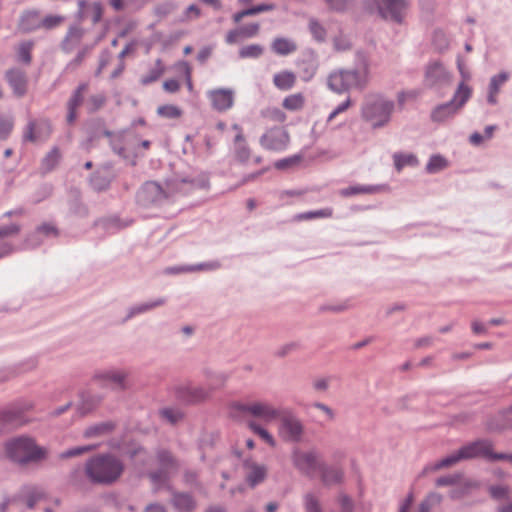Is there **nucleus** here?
Segmentation results:
<instances>
[{"label": "nucleus", "instance_id": "2", "mask_svg": "<svg viewBox=\"0 0 512 512\" xmlns=\"http://www.w3.org/2000/svg\"><path fill=\"white\" fill-rule=\"evenodd\" d=\"M394 102L383 95H369L363 103L361 113L365 121L373 128L387 125L394 111Z\"/></svg>", "mask_w": 512, "mask_h": 512}, {"label": "nucleus", "instance_id": "26", "mask_svg": "<svg viewBox=\"0 0 512 512\" xmlns=\"http://www.w3.org/2000/svg\"><path fill=\"white\" fill-rule=\"evenodd\" d=\"M318 475L326 485H332L342 480L343 473L337 468H327L322 463V469L319 470Z\"/></svg>", "mask_w": 512, "mask_h": 512}, {"label": "nucleus", "instance_id": "49", "mask_svg": "<svg viewBox=\"0 0 512 512\" xmlns=\"http://www.w3.org/2000/svg\"><path fill=\"white\" fill-rule=\"evenodd\" d=\"M177 66L180 67L185 74L186 85L189 91L193 89L192 83V69L190 65L186 61H180L177 63Z\"/></svg>", "mask_w": 512, "mask_h": 512}, {"label": "nucleus", "instance_id": "1", "mask_svg": "<svg viewBox=\"0 0 512 512\" xmlns=\"http://www.w3.org/2000/svg\"><path fill=\"white\" fill-rule=\"evenodd\" d=\"M124 470V464L110 454L97 455L90 458L85 465L86 476L93 483L111 484L119 479Z\"/></svg>", "mask_w": 512, "mask_h": 512}, {"label": "nucleus", "instance_id": "51", "mask_svg": "<svg viewBox=\"0 0 512 512\" xmlns=\"http://www.w3.org/2000/svg\"><path fill=\"white\" fill-rule=\"evenodd\" d=\"M331 10L342 12L348 9L350 5L349 0H325Z\"/></svg>", "mask_w": 512, "mask_h": 512}, {"label": "nucleus", "instance_id": "28", "mask_svg": "<svg viewBox=\"0 0 512 512\" xmlns=\"http://www.w3.org/2000/svg\"><path fill=\"white\" fill-rule=\"evenodd\" d=\"M173 504L180 512H190L195 508V501L190 495L185 493L175 494Z\"/></svg>", "mask_w": 512, "mask_h": 512}, {"label": "nucleus", "instance_id": "60", "mask_svg": "<svg viewBox=\"0 0 512 512\" xmlns=\"http://www.w3.org/2000/svg\"><path fill=\"white\" fill-rule=\"evenodd\" d=\"M275 5L270 3V4H259V5H256V6H253V7H250V12L253 15H256V14H259V13H262V12H267V11H272L275 9Z\"/></svg>", "mask_w": 512, "mask_h": 512}, {"label": "nucleus", "instance_id": "47", "mask_svg": "<svg viewBox=\"0 0 512 512\" xmlns=\"http://www.w3.org/2000/svg\"><path fill=\"white\" fill-rule=\"evenodd\" d=\"M113 426L110 423H102L100 425H96L93 427H90L85 431V437H92L96 435H100L104 432L112 430Z\"/></svg>", "mask_w": 512, "mask_h": 512}, {"label": "nucleus", "instance_id": "45", "mask_svg": "<svg viewBox=\"0 0 512 512\" xmlns=\"http://www.w3.org/2000/svg\"><path fill=\"white\" fill-rule=\"evenodd\" d=\"M243 39L253 38L259 34L260 25L258 23H250L239 28Z\"/></svg>", "mask_w": 512, "mask_h": 512}, {"label": "nucleus", "instance_id": "13", "mask_svg": "<svg viewBox=\"0 0 512 512\" xmlns=\"http://www.w3.org/2000/svg\"><path fill=\"white\" fill-rule=\"evenodd\" d=\"M207 97L214 110L225 112L233 107L235 93L230 88H217L208 91Z\"/></svg>", "mask_w": 512, "mask_h": 512}, {"label": "nucleus", "instance_id": "34", "mask_svg": "<svg viewBox=\"0 0 512 512\" xmlns=\"http://www.w3.org/2000/svg\"><path fill=\"white\" fill-rule=\"evenodd\" d=\"M333 215L332 208H324L316 211H310L301 213L295 216V220L303 221V220H311L315 218H330Z\"/></svg>", "mask_w": 512, "mask_h": 512}, {"label": "nucleus", "instance_id": "58", "mask_svg": "<svg viewBox=\"0 0 512 512\" xmlns=\"http://www.w3.org/2000/svg\"><path fill=\"white\" fill-rule=\"evenodd\" d=\"M300 161V157L299 156H293V157H290V158H286V159H282V160H279L275 163V167L277 169H285L291 165H294V164H297L299 163Z\"/></svg>", "mask_w": 512, "mask_h": 512}, {"label": "nucleus", "instance_id": "16", "mask_svg": "<svg viewBox=\"0 0 512 512\" xmlns=\"http://www.w3.org/2000/svg\"><path fill=\"white\" fill-rule=\"evenodd\" d=\"M88 85L83 83L80 84L77 89L72 94L71 98L69 99L67 103V122L69 124H72L76 118H77V109L81 106L83 103V96L84 93L87 91Z\"/></svg>", "mask_w": 512, "mask_h": 512}, {"label": "nucleus", "instance_id": "32", "mask_svg": "<svg viewBox=\"0 0 512 512\" xmlns=\"http://www.w3.org/2000/svg\"><path fill=\"white\" fill-rule=\"evenodd\" d=\"M395 167L398 171L402 170L405 166H416L418 160L413 154L397 153L393 156Z\"/></svg>", "mask_w": 512, "mask_h": 512}, {"label": "nucleus", "instance_id": "37", "mask_svg": "<svg viewBox=\"0 0 512 512\" xmlns=\"http://www.w3.org/2000/svg\"><path fill=\"white\" fill-rule=\"evenodd\" d=\"M106 103V96L103 93L91 95L85 105L88 112L93 113L101 109Z\"/></svg>", "mask_w": 512, "mask_h": 512}, {"label": "nucleus", "instance_id": "20", "mask_svg": "<svg viewBox=\"0 0 512 512\" xmlns=\"http://www.w3.org/2000/svg\"><path fill=\"white\" fill-rule=\"evenodd\" d=\"M384 187L380 185H354L341 189L339 194L343 197H351L358 194H375L383 191Z\"/></svg>", "mask_w": 512, "mask_h": 512}, {"label": "nucleus", "instance_id": "52", "mask_svg": "<svg viewBox=\"0 0 512 512\" xmlns=\"http://www.w3.org/2000/svg\"><path fill=\"white\" fill-rule=\"evenodd\" d=\"M96 446H81V447H76V448H73V449H70V450H67L66 452L62 453L61 454V457L62 458H69V457H74V456H78V455H81L83 453H86L92 449H95Z\"/></svg>", "mask_w": 512, "mask_h": 512}, {"label": "nucleus", "instance_id": "38", "mask_svg": "<svg viewBox=\"0 0 512 512\" xmlns=\"http://www.w3.org/2000/svg\"><path fill=\"white\" fill-rule=\"evenodd\" d=\"M263 47L259 44H251L243 46L239 50L240 58H259L263 54Z\"/></svg>", "mask_w": 512, "mask_h": 512}, {"label": "nucleus", "instance_id": "42", "mask_svg": "<svg viewBox=\"0 0 512 512\" xmlns=\"http://www.w3.org/2000/svg\"><path fill=\"white\" fill-rule=\"evenodd\" d=\"M304 508L305 512H322L319 499L311 493L304 496Z\"/></svg>", "mask_w": 512, "mask_h": 512}, {"label": "nucleus", "instance_id": "53", "mask_svg": "<svg viewBox=\"0 0 512 512\" xmlns=\"http://www.w3.org/2000/svg\"><path fill=\"white\" fill-rule=\"evenodd\" d=\"M161 415L172 424L178 422L182 418V414L173 409H164L161 411Z\"/></svg>", "mask_w": 512, "mask_h": 512}, {"label": "nucleus", "instance_id": "61", "mask_svg": "<svg viewBox=\"0 0 512 512\" xmlns=\"http://www.w3.org/2000/svg\"><path fill=\"white\" fill-rule=\"evenodd\" d=\"M163 88L166 92L176 93L180 89V83L175 79H168L164 81Z\"/></svg>", "mask_w": 512, "mask_h": 512}, {"label": "nucleus", "instance_id": "18", "mask_svg": "<svg viewBox=\"0 0 512 512\" xmlns=\"http://www.w3.org/2000/svg\"><path fill=\"white\" fill-rule=\"evenodd\" d=\"M84 30L80 26H71L62 41V48L66 52L72 51L78 46L83 38Z\"/></svg>", "mask_w": 512, "mask_h": 512}, {"label": "nucleus", "instance_id": "29", "mask_svg": "<svg viewBox=\"0 0 512 512\" xmlns=\"http://www.w3.org/2000/svg\"><path fill=\"white\" fill-rule=\"evenodd\" d=\"M445 75V68L442 64L432 63L426 71V81L429 85L436 84Z\"/></svg>", "mask_w": 512, "mask_h": 512}, {"label": "nucleus", "instance_id": "39", "mask_svg": "<svg viewBox=\"0 0 512 512\" xmlns=\"http://www.w3.org/2000/svg\"><path fill=\"white\" fill-rule=\"evenodd\" d=\"M32 49H33L32 42L27 41V42L21 43L17 49L18 60L25 64H29L32 59V57H31Z\"/></svg>", "mask_w": 512, "mask_h": 512}, {"label": "nucleus", "instance_id": "24", "mask_svg": "<svg viewBox=\"0 0 512 512\" xmlns=\"http://www.w3.org/2000/svg\"><path fill=\"white\" fill-rule=\"evenodd\" d=\"M509 75L506 72H502L498 75H495L491 78L489 85V94H488V102L491 104H496L497 95L500 91L501 86L508 80Z\"/></svg>", "mask_w": 512, "mask_h": 512}, {"label": "nucleus", "instance_id": "43", "mask_svg": "<svg viewBox=\"0 0 512 512\" xmlns=\"http://www.w3.org/2000/svg\"><path fill=\"white\" fill-rule=\"evenodd\" d=\"M309 29H310V32L312 33L313 37L317 41H323L325 39L326 30L318 21L311 20L309 22Z\"/></svg>", "mask_w": 512, "mask_h": 512}, {"label": "nucleus", "instance_id": "22", "mask_svg": "<svg viewBox=\"0 0 512 512\" xmlns=\"http://www.w3.org/2000/svg\"><path fill=\"white\" fill-rule=\"evenodd\" d=\"M273 83L279 90H290L296 83V75L292 71H281L274 75Z\"/></svg>", "mask_w": 512, "mask_h": 512}, {"label": "nucleus", "instance_id": "5", "mask_svg": "<svg viewBox=\"0 0 512 512\" xmlns=\"http://www.w3.org/2000/svg\"><path fill=\"white\" fill-rule=\"evenodd\" d=\"M245 414L258 418L265 423H270L279 419L282 412L273 405L260 401L248 404L234 402L230 405V415L232 417H240Z\"/></svg>", "mask_w": 512, "mask_h": 512}, {"label": "nucleus", "instance_id": "48", "mask_svg": "<svg viewBox=\"0 0 512 512\" xmlns=\"http://www.w3.org/2000/svg\"><path fill=\"white\" fill-rule=\"evenodd\" d=\"M448 117V105L442 104L439 105L433 112H432V119L435 122H443Z\"/></svg>", "mask_w": 512, "mask_h": 512}, {"label": "nucleus", "instance_id": "57", "mask_svg": "<svg viewBox=\"0 0 512 512\" xmlns=\"http://www.w3.org/2000/svg\"><path fill=\"white\" fill-rule=\"evenodd\" d=\"M351 106L350 98H347L343 103L338 105L329 115L328 121H332L338 114L343 113Z\"/></svg>", "mask_w": 512, "mask_h": 512}, {"label": "nucleus", "instance_id": "3", "mask_svg": "<svg viewBox=\"0 0 512 512\" xmlns=\"http://www.w3.org/2000/svg\"><path fill=\"white\" fill-rule=\"evenodd\" d=\"M369 81L368 66L364 64L357 70H341L330 74L328 86L331 90L341 93L351 88H364Z\"/></svg>", "mask_w": 512, "mask_h": 512}, {"label": "nucleus", "instance_id": "50", "mask_svg": "<svg viewBox=\"0 0 512 512\" xmlns=\"http://www.w3.org/2000/svg\"><path fill=\"white\" fill-rule=\"evenodd\" d=\"M236 159L242 163L247 162L250 159V149L246 144H241L236 147L235 151Z\"/></svg>", "mask_w": 512, "mask_h": 512}, {"label": "nucleus", "instance_id": "63", "mask_svg": "<svg viewBox=\"0 0 512 512\" xmlns=\"http://www.w3.org/2000/svg\"><path fill=\"white\" fill-rule=\"evenodd\" d=\"M201 14V11L199 7L192 4L187 7V9L184 12V20H190L192 18H198Z\"/></svg>", "mask_w": 512, "mask_h": 512}, {"label": "nucleus", "instance_id": "11", "mask_svg": "<svg viewBox=\"0 0 512 512\" xmlns=\"http://www.w3.org/2000/svg\"><path fill=\"white\" fill-rule=\"evenodd\" d=\"M378 12L383 19L401 23L405 17V0H375Z\"/></svg>", "mask_w": 512, "mask_h": 512}, {"label": "nucleus", "instance_id": "56", "mask_svg": "<svg viewBox=\"0 0 512 512\" xmlns=\"http://www.w3.org/2000/svg\"><path fill=\"white\" fill-rule=\"evenodd\" d=\"M20 232V226L17 224H12L9 226L0 227V239L3 237L17 235Z\"/></svg>", "mask_w": 512, "mask_h": 512}, {"label": "nucleus", "instance_id": "46", "mask_svg": "<svg viewBox=\"0 0 512 512\" xmlns=\"http://www.w3.org/2000/svg\"><path fill=\"white\" fill-rule=\"evenodd\" d=\"M14 127L13 119L0 117V139H6Z\"/></svg>", "mask_w": 512, "mask_h": 512}, {"label": "nucleus", "instance_id": "10", "mask_svg": "<svg viewBox=\"0 0 512 512\" xmlns=\"http://www.w3.org/2000/svg\"><path fill=\"white\" fill-rule=\"evenodd\" d=\"M289 142V132L283 126L270 128L260 137L261 146L266 150L275 152L285 150Z\"/></svg>", "mask_w": 512, "mask_h": 512}, {"label": "nucleus", "instance_id": "40", "mask_svg": "<svg viewBox=\"0 0 512 512\" xmlns=\"http://www.w3.org/2000/svg\"><path fill=\"white\" fill-rule=\"evenodd\" d=\"M442 501V496L437 493H431L427 498L421 502L418 512H430V510L439 505Z\"/></svg>", "mask_w": 512, "mask_h": 512}, {"label": "nucleus", "instance_id": "23", "mask_svg": "<svg viewBox=\"0 0 512 512\" xmlns=\"http://www.w3.org/2000/svg\"><path fill=\"white\" fill-rule=\"evenodd\" d=\"M272 50L278 55H288L297 50V44L288 38L277 37L271 44Z\"/></svg>", "mask_w": 512, "mask_h": 512}, {"label": "nucleus", "instance_id": "54", "mask_svg": "<svg viewBox=\"0 0 512 512\" xmlns=\"http://www.w3.org/2000/svg\"><path fill=\"white\" fill-rule=\"evenodd\" d=\"M417 92L416 91H403V92H400L398 95H397V101H398V105L399 107H403L404 104L407 102V101H413L417 98Z\"/></svg>", "mask_w": 512, "mask_h": 512}, {"label": "nucleus", "instance_id": "44", "mask_svg": "<svg viewBox=\"0 0 512 512\" xmlns=\"http://www.w3.org/2000/svg\"><path fill=\"white\" fill-rule=\"evenodd\" d=\"M164 73V67L162 65V61L160 59H158L156 61V67L150 71L149 75H147L144 79H143V83L144 84H148V83H151V82H154L156 81L162 74Z\"/></svg>", "mask_w": 512, "mask_h": 512}, {"label": "nucleus", "instance_id": "30", "mask_svg": "<svg viewBox=\"0 0 512 512\" xmlns=\"http://www.w3.org/2000/svg\"><path fill=\"white\" fill-rule=\"evenodd\" d=\"M157 115L166 119H179L182 117L183 111L176 105L165 104L157 108Z\"/></svg>", "mask_w": 512, "mask_h": 512}, {"label": "nucleus", "instance_id": "41", "mask_svg": "<svg viewBox=\"0 0 512 512\" xmlns=\"http://www.w3.org/2000/svg\"><path fill=\"white\" fill-rule=\"evenodd\" d=\"M446 167V159L439 155H433L426 165L429 173H437Z\"/></svg>", "mask_w": 512, "mask_h": 512}, {"label": "nucleus", "instance_id": "7", "mask_svg": "<svg viewBox=\"0 0 512 512\" xmlns=\"http://www.w3.org/2000/svg\"><path fill=\"white\" fill-rule=\"evenodd\" d=\"M293 465L302 473L311 477L317 476L322 469V461L313 450H301L295 448L292 452Z\"/></svg>", "mask_w": 512, "mask_h": 512}, {"label": "nucleus", "instance_id": "64", "mask_svg": "<svg viewBox=\"0 0 512 512\" xmlns=\"http://www.w3.org/2000/svg\"><path fill=\"white\" fill-rule=\"evenodd\" d=\"M43 497L44 494L41 491H33L32 495L27 498V506L33 508Z\"/></svg>", "mask_w": 512, "mask_h": 512}, {"label": "nucleus", "instance_id": "31", "mask_svg": "<svg viewBox=\"0 0 512 512\" xmlns=\"http://www.w3.org/2000/svg\"><path fill=\"white\" fill-rule=\"evenodd\" d=\"M66 20L63 15L49 14L40 19V29L52 30L61 26Z\"/></svg>", "mask_w": 512, "mask_h": 512}, {"label": "nucleus", "instance_id": "25", "mask_svg": "<svg viewBox=\"0 0 512 512\" xmlns=\"http://www.w3.org/2000/svg\"><path fill=\"white\" fill-rule=\"evenodd\" d=\"M471 94L472 89L465 82H462L455 92L452 101H450V109L452 107L455 109L461 108L471 97Z\"/></svg>", "mask_w": 512, "mask_h": 512}, {"label": "nucleus", "instance_id": "27", "mask_svg": "<svg viewBox=\"0 0 512 512\" xmlns=\"http://www.w3.org/2000/svg\"><path fill=\"white\" fill-rule=\"evenodd\" d=\"M305 105V97L302 93H294L283 99L282 106L288 111H299Z\"/></svg>", "mask_w": 512, "mask_h": 512}, {"label": "nucleus", "instance_id": "14", "mask_svg": "<svg viewBox=\"0 0 512 512\" xmlns=\"http://www.w3.org/2000/svg\"><path fill=\"white\" fill-rule=\"evenodd\" d=\"M165 197L164 190L156 182H146L137 194L138 201L143 205L157 203Z\"/></svg>", "mask_w": 512, "mask_h": 512}, {"label": "nucleus", "instance_id": "9", "mask_svg": "<svg viewBox=\"0 0 512 512\" xmlns=\"http://www.w3.org/2000/svg\"><path fill=\"white\" fill-rule=\"evenodd\" d=\"M279 419V437L286 442H299L304 433L301 421L288 412H283Z\"/></svg>", "mask_w": 512, "mask_h": 512}, {"label": "nucleus", "instance_id": "55", "mask_svg": "<svg viewBox=\"0 0 512 512\" xmlns=\"http://www.w3.org/2000/svg\"><path fill=\"white\" fill-rule=\"evenodd\" d=\"M490 494L495 499H504L509 496V489L505 486H492Z\"/></svg>", "mask_w": 512, "mask_h": 512}, {"label": "nucleus", "instance_id": "19", "mask_svg": "<svg viewBox=\"0 0 512 512\" xmlns=\"http://www.w3.org/2000/svg\"><path fill=\"white\" fill-rule=\"evenodd\" d=\"M19 27L25 32L40 29V18L37 10H26L20 17Z\"/></svg>", "mask_w": 512, "mask_h": 512}, {"label": "nucleus", "instance_id": "59", "mask_svg": "<svg viewBox=\"0 0 512 512\" xmlns=\"http://www.w3.org/2000/svg\"><path fill=\"white\" fill-rule=\"evenodd\" d=\"M37 232L42 233L46 236H49V235L57 236L58 235V231H57L56 227L49 223L40 225L37 228Z\"/></svg>", "mask_w": 512, "mask_h": 512}, {"label": "nucleus", "instance_id": "12", "mask_svg": "<svg viewBox=\"0 0 512 512\" xmlns=\"http://www.w3.org/2000/svg\"><path fill=\"white\" fill-rule=\"evenodd\" d=\"M52 134L51 123L47 119L30 120L24 130L23 138L32 143L46 141Z\"/></svg>", "mask_w": 512, "mask_h": 512}, {"label": "nucleus", "instance_id": "21", "mask_svg": "<svg viewBox=\"0 0 512 512\" xmlns=\"http://www.w3.org/2000/svg\"><path fill=\"white\" fill-rule=\"evenodd\" d=\"M62 158V153L58 147H53L41 160L40 169L42 173H49L54 170Z\"/></svg>", "mask_w": 512, "mask_h": 512}, {"label": "nucleus", "instance_id": "36", "mask_svg": "<svg viewBox=\"0 0 512 512\" xmlns=\"http://www.w3.org/2000/svg\"><path fill=\"white\" fill-rule=\"evenodd\" d=\"M248 427L250 428L251 431L257 434L263 441H265L271 447L275 446L276 443L273 436L266 429L257 424L255 421H250L248 423Z\"/></svg>", "mask_w": 512, "mask_h": 512}, {"label": "nucleus", "instance_id": "33", "mask_svg": "<svg viewBox=\"0 0 512 512\" xmlns=\"http://www.w3.org/2000/svg\"><path fill=\"white\" fill-rule=\"evenodd\" d=\"M113 388H124L125 374L120 371H109L101 375Z\"/></svg>", "mask_w": 512, "mask_h": 512}, {"label": "nucleus", "instance_id": "15", "mask_svg": "<svg viewBox=\"0 0 512 512\" xmlns=\"http://www.w3.org/2000/svg\"><path fill=\"white\" fill-rule=\"evenodd\" d=\"M6 80L16 96L22 97L25 95L27 91V78L23 71L18 69L7 71Z\"/></svg>", "mask_w": 512, "mask_h": 512}, {"label": "nucleus", "instance_id": "62", "mask_svg": "<svg viewBox=\"0 0 512 512\" xmlns=\"http://www.w3.org/2000/svg\"><path fill=\"white\" fill-rule=\"evenodd\" d=\"M242 39H243V37L241 35L239 28L230 30L226 35V42L228 44H235Z\"/></svg>", "mask_w": 512, "mask_h": 512}, {"label": "nucleus", "instance_id": "17", "mask_svg": "<svg viewBox=\"0 0 512 512\" xmlns=\"http://www.w3.org/2000/svg\"><path fill=\"white\" fill-rule=\"evenodd\" d=\"M246 480L254 487L264 481L267 475V468L257 463L246 464Z\"/></svg>", "mask_w": 512, "mask_h": 512}, {"label": "nucleus", "instance_id": "8", "mask_svg": "<svg viewBox=\"0 0 512 512\" xmlns=\"http://www.w3.org/2000/svg\"><path fill=\"white\" fill-rule=\"evenodd\" d=\"M155 467H159L158 471L151 472L150 478L156 485L163 483L168 476L177 470L179 463L177 459L166 450H160L154 460Z\"/></svg>", "mask_w": 512, "mask_h": 512}, {"label": "nucleus", "instance_id": "35", "mask_svg": "<svg viewBox=\"0 0 512 512\" xmlns=\"http://www.w3.org/2000/svg\"><path fill=\"white\" fill-rule=\"evenodd\" d=\"M262 116L269 121L281 124L287 119L286 114L278 107H267L262 111Z\"/></svg>", "mask_w": 512, "mask_h": 512}, {"label": "nucleus", "instance_id": "4", "mask_svg": "<svg viewBox=\"0 0 512 512\" xmlns=\"http://www.w3.org/2000/svg\"><path fill=\"white\" fill-rule=\"evenodd\" d=\"M5 452L8 458L19 463L39 460L45 456V450L28 437H18L8 441Z\"/></svg>", "mask_w": 512, "mask_h": 512}, {"label": "nucleus", "instance_id": "6", "mask_svg": "<svg viewBox=\"0 0 512 512\" xmlns=\"http://www.w3.org/2000/svg\"><path fill=\"white\" fill-rule=\"evenodd\" d=\"M474 457H484L489 460H507L512 463V454H494L492 445L488 441L479 440L463 446L458 452L450 454V464L471 459Z\"/></svg>", "mask_w": 512, "mask_h": 512}]
</instances>
